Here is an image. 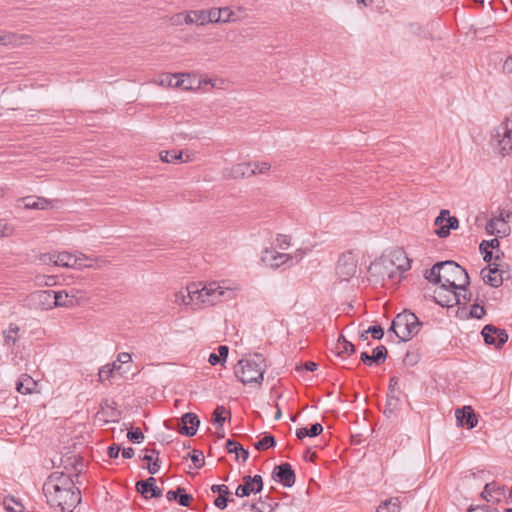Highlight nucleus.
<instances>
[{
    "instance_id": "nucleus-1",
    "label": "nucleus",
    "mask_w": 512,
    "mask_h": 512,
    "mask_svg": "<svg viewBox=\"0 0 512 512\" xmlns=\"http://www.w3.org/2000/svg\"><path fill=\"white\" fill-rule=\"evenodd\" d=\"M265 359L256 353L251 358H243L238 361L234 369L237 379L243 384H262L265 373Z\"/></svg>"
},
{
    "instance_id": "nucleus-2",
    "label": "nucleus",
    "mask_w": 512,
    "mask_h": 512,
    "mask_svg": "<svg viewBox=\"0 0 512 512\" xmlns=\"http://www.w3.org/2000/svg\"><path fill=\"white\" fill-rule=\"evenodd\" d=\"M422 324L413 312L404 310L393 319L389 331L394 332L400 341L406 342L418 334Z\"/></svg>"
},
{
    "instance_id": "nucleus-3",
    "label": "nucleus",
    "mask_w": 512,
    "mask_h": 512,
    "mask_svg": "<svg viewBox=\"0 0 512 512\" xmlns=\"http://www.w3.org/2000/svg\"><path fill=\"white\" fill-rule=\"evenodd\" d=\"M442 284L454 290H468L470 279L467 271L455 261H443Z\"/></svg>"
},
{
    "instance_id": "nucleus-4",
    "label": "nucleus",
    "mask_w": 512,
    "mask_h": 512,
    "mask_svg": "<svg viewBox=\"0 0 512 512\" xmlns=\"http://www.w3.org/2000/svg\"><path fill=\"white\" fill-rule=\"evenodd\" d=\"M47 503L54 508H59L61 512H73V510L81 503V491L75 489H60L59 492H51L44 494Z\"/></svg>"
},
{
    "instance_id": "nucleus-5",
    "label": "nucleus",
    "mask_w": 512,
    "mask_h": 512,
    "mask_svg": "<svg viewBox=\"0 0 512 512\" xmlns=\"http://www.w3.org/2000/svg\"><path fill=\"white\" fill-rule=\"evenodd\" d=\"M78 479L74 480L71 475L64 472H52L43 484V493L51 494V492H59L60 489H75Z\"/></svg>"
},
{
    "instance_id": "nucleus-6",
    "label": "nucleus",
    "mask_w": 512,
    "mask_h": 512,
    "mask_svg": "<svg viewBox=\"0 0 512 512\" xmlns=\"http://www.w3.org/2000/svg\"><path fill=\"white\" fill-rule=\"evenodd\" d=\"M357 271V260L352 252L343 253L336 265V275L340 281H349Z\"/></svg>"
},
{
    "instance_id": "nucleus-7",
    "label": "nucleus",
    "mask_w": 512,
    "mask_h": 512,
    "mask_svg": "<svg viewBox=\"0 0 512 512\" xmlns=\"http://www.w3.org/2000/svg\"><path fill=\"white\" fill-rule=\"evenodd\" d=\"M499 153L502 156L512 154V120L505 119L496 129Z\"/></svg>"
},
{
    "instance_id": "nucleus-8",
    "label": "nucleus",
    "mask_w": 512,
    "mask_h": 512,
    "mask_svg": "<svg viewBox=\"0 0 512 512\" xmlns=\"http://www.w3.org/2000/svg\"><path fill=\"white\" fill-rule=\"evenodd\" d=\"M481 335L487 345H493L497 349L501 348L508 341L506 330L497 328L492 324L485 325Z\"/></svg>"
},
{
    "instance_id": "nucleus-9",
    "label": "nucleus",
    "mask_w": 512,
    "mask_h": 512,
    "mask_svg": "<svg viewBox=\"0 0 512 512\" xmlns=\"http://www.w3.org/2000/svg\"><path fill=\"white\" fill-rule=\"evenodd\" d=\"M42 261L53 262L56 266H62L67 268H78L81 269L83 264L81 260L69 252H60L57 255L47 253L42 256Z\"/></svg>"
},
{
    "instance_id": "nucleus-10",
    "label": "nucleus",
    "mask_w": 512,
    "mask_h": 512,
    "mask_svg": "<svg viewBox=\"0 0 512 512\" xmlns=\"http://www.w3.org/2000/svg\"><path fill=\"white\" fill-rule=\"evenodd\" d=\"M433 299L441 307H452L461 304L460 294L457 293V290L446 287V284L440 285L439 289L435 291Z\"/></svg>"
},
{
    "instance_id": "nucleus-11",
    "label": "nucleus",
    "mask_w": 512,
    "mask_h": 512,
    "mask_svg": "<svg viewBox=\"0 0 512 512\" xmlns=\"http://www.w3.org/2000/svg\"><path fill=\"white\" fill-rule=\"evenodd\" d=\"M272 478L276 482H280L284 487L290 488L295 484L296 475L292 466L285 462L276 465L272 471Z\"/></svg>"
},
{
    "instance_id": "nucleus-12",
    "label": "nucleus",
    "mask_w": 512,
    "mask_h": 512,
    "mask_svg": "<svg viewBox=\"0 0 512 512\" xmlns=\"http://www.w3.org/2000/svg\"><path fill=\"white\" fill-rule=\"evenodd\" d=\"M31 308L39 310L53 309L52 290H38L31 293L27 298Z\"/></svg>"
},
{
    "instance_id": "nucleus-13",
    "label": "nucleus",
    "mask_w": 512,
    "mask_h": 512,
    "mask_svg": "<svg viewBox=\"0 0 512 512\" xmlns=\"http://www.w3.org/2000/svg\"><path fill=\"white\" fill-rule=\"evenodd\" d=\"M156 478L153 476L146 480H140L136 483V490L145 498H159L162 496L163 491L156 486Z\"/></svg>"
},
{
    "instance_id": "nucleus-14",
    "label": "nucleus",
    "mask_w": 512,
    "mask_h": 512,
    "mask_svg": "<svg viewBox=\"0 0 512 512\" xmlns=\"http://www.w3.org/2000/svg\"><path fill=\"white\" fill-rule=\"evenodd\" d=\"M200 420L195 413L187 412L181 417V424L177 431L185 436L192 437L197 433Z\"/></svg>"
},
{
    "instance_id": "nucleus-15",
    "label": "nucleus",
    "mask_w": 512,
    "mask_h": 512,
    "mask_svg": "<svg viewBox=\"0 0 512 512\" xmlns=\"http://www.w3.org/2000/svg\"><path fill=\"white\" fill-rule=\"evenodd\" d=\"M455 416L460 426H465L469 429L476 427L478 423L477 416L470 406L458 408L455 412Z\"/></svg>"
},
{
    "instance_id": "nucleus-16",
    "label": "nucleus",
    "mask_w": 512,
    "mask_h": 512,
    "mask_svg": "<svg viewBox=\"0 0 512 512\" xmlns=\"http://www.w3.org/2000/svg\"><path fill=\"white\" fill-rule=\"evenodd\" d=\"M484 500L491 503H499L501 497L505 496V487L499 486L495 482L487 483L481 493Z\"/></svg>"
},
{
    "instance_id": "nucleus-17",
    "label": "nucleus",
    "mask_w": 512,
    "mask_h": 512,
    "mask_svg": "<svg viewBox=\"0 0 512 512\" xmlns=\"http://www.w3.org/2000/svg\"><path fill=\"white\" fill-rule=\"evenodd\" d=\"M481 277L483 281L492 286V287H499L503 283V278L501 273H499L498 267L495 264L494 267H491L490 265L488 267H485L481 270Z\"/></svg>"
},
{
    "instance_id": "nucleus-18",
    "label": "nucleus",
    "mask_w": 512,
    "mask_h": 512,
    "mask_svg": "<svg viewBox=\"0 0 512 512\" xmlns=\"http://www.w3.org/2000/svg\"><path fill=\"white\" fill-rule=\"evenodd\" d=\"M30 36L20 35L14 32H7L0 30V44L3 46H20L24 43H28Z\"/></svg>"
},
{
    "instance_id": "nucleus-19",
    "label": "nucleus",
    "mask_w": 512,
    "mask_h": 512,
    "mask_svg": "<svg viewBox=\"0 0 512 512\" xmlns=\"http://www.w3.org/2000/svg\"><path fill=\"white\" fill-rule=\"evenodd\" d=\"M166 498L168 501H176L179 505L183 507H188L193 500V496L191 494L186 493V490L183 487H177L175 490H169L166 493Z\"/></svg>"
},
{
    "instance_id": "nucleus-20",
    "label": "nucleus",
    "mask_w": 512,
    "mask_h": 512,
    "mask_svg": "<svg viewBox=\"0 0 512 512\" xmlns=\"http://www.w3.org/2000/svg\"><path fill=\"white\" fill-rule=\"evenodd\" d=\"M291 259L292 256L290 254L277 253L275 251L268 250L265 252V256L263 257V261L269 262V265L275 268L283 265Z\"/></svg>"
},
{
    "instance_id": "nucleus-21",
    "label": "nucleus",
    "mask_w": 512,
    "mask_h": 512,
    "mask_svg": "<svg viewBox=\"0 0 512 512\" xmlns=\"http://www.w3.org/2000/svg\"><path fill=\"white\" fill-rule=\"evenodd\" d=\"M226 449L228 453L236 454V460L241 459L243 462H245L249 457V451L246 450L239 442L233 439H228L226 441Z\"/></svg>"
},
{
    "instance_id": "nucleus-22",
    "label": "nucleus",
    "mask_w": 512,
    "mask_h": 512,
    "mask_svg": "<svg viewBox=\"0 0 512 512\" xmlns=\"http://www.w3.org/2000/svg\"><path fill=\"white\" fill-rule=\"evenodd\" d=\"M231 172L234 178H248L253 175H256V170L253 168V163L251 162L239 163L232 167Z\"/></svg>"
},
{
    "instance_id": "nucleus-23",
    "label": "nucleus",
    "mask_w": 512,
    "mask_h": 512,
    "mask_svg": "<svg viewBox=\"0 0 512 512\" xmlns=\"http://www.w3.org/2000/svg\"><path fill=\"white\" fill-rule=\"evenodd\" d=\"M53 308L56 307H72L74 305L73 297H70L66 291H52Z\"/></svg>"
},
{
    "instance_id": "nucleus-24",
    "label": "nucleus",
    "mask_w": 512,
    "mask_h": 512,
    "mask_svg": "<svg viewBox=\"0 0 512 512\" xmlns=\"http://www.w3.org/2000/svg\"><path fill=\"white\" fill-rule=\"evenodd\" d=\"M205 17V10H191L186 13L184 23L187 25L197 24L203 26L207 24Z\"/></svg>"
},
{
    "instance_id": "nucleus-25",
    "label": "nucleus",
    "mask_w": 512,
    "mask_h": 512,
    "mask_svg": "<svg viewBox=\"0 0 512 512\" xmlns=\"http://www.w3.org/2000/svg\"><path fill=\"white\" fill-rule=\"evenodd\" d=\"M251 480L252 479H251L250 475H246L242 478L243 483L240 484L236 488V491H235V494L237 497L242 498V497H247L252 493H254V494L258 493V492H256L255 486H253Z\"/></svg>"
},
{
    "instance_id": "nucleus-26",
    "label": "nucleus",
    "mask_w": 512,
    "mask_h": 512,
    "mask_svg": "<svg viewBox=\"0 0 512 512\" xmlns=\"http://www.w3.org/2000/svg\"><path fill=\"white\" fill-rule=\"evenodd\" d=\"M443 266V261L435 263L429 270L425 272V278L429 282L442 285L443 280L441 274L443 271Z\"/></svg>"
},
{
    "instance_id": "nucleus-27",
    "label": "nucleus",
    "mask_w": 512,
    "mask_h": 512,
    "mask_svg": "<svg viewBox=\"0 0 512 512\" xmlns=\"http://www.w3.org/2000/svg\"><path fill=\"white\" fill-rule=\"evenodd\" d=\"M36 382L27 374L22 377L16 383V389L21 394H30L34 390Z\"/></svg>"
},
{
    "instance_id": "nucleus-28",
    "label": "nucleus",
    "mask_w": 512,
    "mask_h": 512,
    "mask_svg": "<svg viewBox=\"0 0 512 512\" xmlns=\"http://www.w3.org/2000/svg\"><path fill=\"white\" fill-rule=\"evenodd\" d=\"M459 227V220L455 216L447 218L445 226H440L435 230V233L440 238H446L450 235L451 230H456Z\"/></svg>"
},
{
    "instance_id": "nucleus-29",
    "label": "nucleus",
    "mask_w": 512,
    "mask_h": 512,
    "mask_svg": "<svg viewBox=\"0 0 512 512\" xmlns=\"http://www.w3.org/2000/svg\"><path fill=\"white\" fill-rule=\"evenodd\" d=\"M323 431V426L320 423H314L310 428H298L296 430V437L302 440L305 437H316Z\"/></svg>"
},
{
    "instance_id": "nucleus-30",
    "label": "nucleus",
    "mask_w": 512,
    "mask_h": 512,
    "mask_svg": "<svg viewBox=\"0 0 512 512\" xmlns=\"http://www.w3.org/2000/svg\"><path fill=\"white\" fill-rule=\"evenodd\" d=\"M213 423L219 428H222L226 419L231 418V412L224 406L218 405L213 411Z\"/></svg>"
},
{
    "instance_id": "nucleus-31",
    "label": "nucleus",
    "mask_w": 512,
    "mask_h": 512,
    "mask_svg": "<svg viewBox=\"0 0 512 512\" xmlns=\"http://www.w3.org/2000/svg\"><path fill=\"white\" fill-rule=\"evenodd\" d=\"M51 205V202L43 197H26L25 198V207L28 209H47Z\"/></svg>"
},
{
    "instance_id": "nucleus-32",
    "label": "nucleus",
    "mask_w": 512,
    "mask_h": 512,
    "mask_svg": "<svg viewBox=\"0 0 512 512\" xmlns=\"http://www.w3.org/2000/svg\"><path fill=\"white\" fill-rule=\"evenodd\" d=\"M160 159L166 163H175L177 161L187 162L189 160V156H187V158L183 160L182 151L170 150L160 152Z\"/></svg>"
},
{
    "instance_id": "nucleus-33",
    "label": "nucleus",
    "mask_w": 512,
    "mask_h": 512,
    "mask_svg": "<svg viewBox=\"0 0 512 512\" xmlns=\"http://www.w3.org/2000/svg\"><path fill=\"white\" fill-rule=\"evenodd\" d=\"M354 352L355 346L341 335L338 339L337 351H333L334 355L340 357L343 353L353 354Z\"/></svg>"
},
{
    "instance_id": "nucleus-34",
    "label": "nucleus",
    "mask_w": 512,
    "mask_h": 512,
    "mask_svg": "<svg viewBox=\"0 0 512 512\" xmlns=\"http://www.w3.org/2000/svg\"><path fill=\"white\" fill-rule=\"evenodd\" d=\"M376 512H400V501L396 497H392L383 501L377 508Z\"/></svg>"
},
{
    "instance_id": "nucleus-35",
    "label": "nucleus",
    "mask_w": 512,
    "mask_h": 512,
    "mask_svg": "<svg viewBox=\"0 0 512 512\" xmlns=\"http://www.w3.org/2000/svg\"><path fill=\"white\" fill-rule=\"evenodd\" d=\"M19 330H20V328L18 325L11 323L9 325L8 329L3 331V336H4L6 345L10 346V345L16 344V342L18 341L17 334H18Z\"/></svg>"
},
{
    "instance_id": "nucleus-36",
    "label": "nucleus",
    "mask_w": 512,
    "mask_h": 512,
    "mask_svg": "<svg viewBox=\"0 0 512 512\" xmlns=\"http://www.w3.org/2000/svg\"><path fill=\"white\" fill-rule=\"evenodd\" d=\"M276 444L275 437L270 433H266L262 439L254 443V447L258 451H264L269 448H274Z\"/></svg>"
},
{
    "instance_id": "nucleus-37",
    "label": "nucleus",
    "mask_w": 512,
    "mask_h": 512,
    "mask_svg": "<svg viewBox=\"0 0 512 512\" xmlns=\"http://www.w3.org/2000/svg\"><path fill=\"white\" fill-rule=\"evenodd\" d=\"M388 355L387 348L384 345H379L373 349L372 358L375 364L379 365L384 363Z\"/></svg>"
},
{
    "instance_id": "nucleus-38",
    "label": "nucleus",
    "mask_w": 512,
    "mask_h": 512,
    "mask_svg": "<svg viewBox=\"0 0 512 512\" xmlns=\"http://www.w3.org/2000/svg\"><path fill=\"white\" fill-rule=\"evenodd\" d=\"M205 18L208 23H218L222 22L223 12L220 8H212L210 10H205Z\"/></svg>"
},
{
    "instance_id": "nucleus-39",
    "label": "nucleus",
    "mask_w": 512,
    "mask_h": 512,
    "mask_svg": "<svg viewBox=\"0 0 512 512\" xmlns=\"http://www.w3.org/2000/svg\"><path fill=\"white\" fill-rule=\"evenodd\" d=\"M127 438L133 444H140L144 440V434L139 427H131L127 433Z\"/></svg>"
},
{
    "instance_id": "nucleus-40",
    "label": "nucleus",
    "mask_w": 512,
    "mask_h": 512,
    "mask_svg": "<svg viewBox=\"0 0 512 512\" xmlns=\"http://www.w3.org/2000/svg\"><path fill=\"white\" fill-rule=\"evenodd\" d=\"M204 288L207 289V297L214 299V302L224 294L222 288L216 283H210L208 286H204Z\"/></svg>"
},
{
    "instance_id": "nucleus-41",
    "label": "nucleus",
    "mask_w": 512,
    "mask_h": 512,
    "mask_svg": "<svg viewBox=\"0 0 512 512\" xmlns=\"http://www.w3.org/2000/svg\"><path fill=\"white\" fill-rule=\"evenodd\" d=\"M204 288L207 289V297L214 299V302L224 294L222 288L216 283H210L208 286H204Z\"/></svg>"
},
{
    "instance_id": "nucleus-42",
    "label": "nucleus",
    "mask_w": 512,
    "mask_h": 512,
    "mask_svg": "<svg viewBox=\"0 0 512 512\" xmlns=\"http://www.w3.org/2000/svg\"><path fill=\"white\" fill-rule=\"evenodd\" d=\"M191 461L193 462L195 468H201L205 464L204 454L200 450H193L192 453H189Z\"/></svg>"
},
{
    "instance_id": "nucleus-43",
    "label": "nucleus",
    "mask_w": 512,
    "mask_h": 512,
    "mask_svg": "<svg viewBox=\"0 0 512 512\" xmlns=\"http://www.w3.org/2000/svg\"><path fill=\"white\" fill-rule=\"evenodd\" d=\"M486 314V310L483 305L474 303L469 311V316L475 319H482Z\"/></svg>"
},
{
    "instance_id": "nucleus-44",
    "label": "nucleus",
    "mask_w": 512,
    "mask_h": 512,
    "mask_svg": "<svg viewBox=\"0 0 512 512\" xmlns=\"http://www.w3.org/2000/svg\"><path fill=\"white\" fill-rule=\"evenodd\" d=\"M35 281L39 286H53L56 284V277L50 275H38L36 276Z\"/></svg>"
},
{
    "instance_id": "nucleus-45",
    "label": "nucleus",
    "mask_w": 512,
    "mask_h": 512,
    "mask_svg": "<svg viewBox=\"0 0 512 512\" xmlns=\"http://www.w3.org/2000/svg\"><path fill=\"white\" fill-rule=\"evenodd\" d=\"M185 76H186V74H183V73L174 74V84H173V87L182 88L184 90L191 89L192 85H191L190 81H189V84H184V77ZM187 77L189 78L188 74H187Z\"/></svg>"
},
{
    "instance_id": "nucleus-46",
    "label": "nucleus",
    "mask_w": 512,
    "mask_h": 512,
    "mask_svg": "<svg viewBox=\"0 0 512 512\" xmlns=\"http://www.w3.org/2000/svg\"><path fill=\"white\" fill-rule=\"evenodd\" d=\"M386 405L391 407L392 409L399 410L400 406H401V400L399 397V393H394L392 391V394H387Z\"/></svg>"
},
{
    "instance_id": "nucleus-47",
    "label": "nucleus",
    "mask_w": 512,
    "mask_h": 512,
    "mask_svg": "<svg viewBox=\"0 0 512 512\" xmlns=\"http://www.w3.org/2000/svg\"><path fill=\"white\" fill-rule=\"evenodd\" d=\"M498 224L505 225V222L502 217L490 219L486 225V231L489 234H494L496 232L499 233L500 231L497 229Z\"/></svg>"
},
{
    "instance_id": "nucleus-48",
    "label": "nucleus",
    "mask_w": 512,
    "mask_h": 512,
    "mask_svg": "<svg viewBox=\"0 0 512 512\" xmlns=\"http://www.w3.org/2000/svg\"><path fill=\"white\" fill-rule=\"evenodd\" d=\"M420 360V355L415 351H408L403 359V362L407 366H414Z\"/></svg>"
},
{
    "instance_id": "nucleus-49",
    "label": "nucleus",
    "mask_w": 512,
    "mask_h": 512,
    "mask_svg": "<svg viewBox=\"0 0 512 512\" xmlns=\"http://www.w3.org/2000/svg\"><path fill=\"white\" fill-rule=\"evenodd\" d=\"M199 294V287L197 284L193 283L187 286L186 288V297L189 298V301H193V303L197 302V297Z\"/></svg>"
},
{
    "instance_id": "nucleus-50",
    "label": "nucleus",
    "mask_w": 512,
    "mask_h": 512,
    "mask_svg": "<svg viewBox=\"0 0 512 512\" xmlns=\"http://www.w3.org/2000/svg\"><path fill=\"white\" fill-rule=\"evenodd\" d=\"M220 10L223 12V16H222L223 23L236 22L239 20V18L235 16V13L230 8L224 7V8H220Z\"/></svg>"
},
{
    "instance_id": "nucleus-51",
    "label": "nucleus",
    "mask_w": 512,
    "mask_h": 512,
    "mask_svg": "<svg viewBox=\"0 0 512 512\" xmlns=\"http://www.w3.org/2000/svg\"><path fill=\"white\" fill-rule=\"evenodd\" d=\"M200 303H203V304L207 303L209 305L214 304V299L207 297V289H205L204 287L199 289V294L197 297V302H195V306H197Z\"/></svg>"
},
{
    "instance_id": "nucleus-52",
    "label": "nucleus",
    "mask_w": 512,
    "mask_h": 512,
    "mask_svg": "<svg viewBox=\"0 0 512 512\" xmlns=\"http://www.w3.org/2000/svg\"><path fill=\"white\" fill-rule=\"evenodd\" d=\"M367 332L371 334L375 340H381L384 336V329L380 325H373L367 329Z\"/></svg>"
},
{
    "instance_id": "nucleus-53",
    "label": "nucleus",
    "mask_w": 512,
    "mask_h": 512,
    "mask_svg": "<svg viewBox=\"0 0 512 512\" xmlns=\"http://www.w3.org/2000/svg\"><path fill=\"white\" fill-rule=\"evenodd\" d=\"M467 512H499V510L493 505H477L470 507Z\"/></svg>"
},
{
    "instance_id": "nucleus-54",
    "label": "nucleus",
    "mask_w": 512,
    "mask_h": 512,
    "mask_svg": "<svg viewBox=\"0 0 512 512\" xmlns=\"http://www.w3.org/2000/svg\"><path fill=\"white\" fill-rule=\"evenodd\" d=\"M229 501H233V499H229V495L222 496L221 494L214 500V505L220 509L224 510L227 507Z\"/></svg>"
},
{
    "instance_id": "nucleus-55",
    "label": "nucleus",
    "mask_w": 512,
    "mask_h": 512,
    "mask_svg": "<svg viewBox=\"0 0 512 512\" xmlns=\"http://www.w3.org/2000/svg\"><path fill=\"white\" fill-rule=\"evenodd\" d=\"M253 168L256 170V174H264L270 170L271 165L268 162H253Z\"/></svg>"
},
{
    "instance_id": "nucleus-56",
    "label": "nucleus",
    "mask_w": 512,
    "mask_h": 512,
    "mask_svg": "<svg viewBox=\"0 0 512 512\" xmlns=\"http://www.w3.org/2000/svg\"><path fill=\"white\" fill-rule=\"evenodd\" d=\"M211 491L213 493H218V495H222V496H225V495H230L231 492L229 491V488L224 485V484H215V485H212L211 486Z\"/></svg>"
},
{
    "instance_id": "nucleus-57",
    "label": "nucleus",
    "mask_w": 512,
    "mask_h": 512,
    "mask_svg": "<svg viewBox=\"0 0 512 512\" xmlns=\"http://www.w3.org/2000/svg\"><path fill=\"white\" fill-rule=\"evenodd\" d=\"M69 465H70L74 470H76V471H77V472L75 473L74 477H76V479H78V477H79V474H80L81 470H78V469H77V467H78V465L83 466V459H82V457H80V456H76V457H74L73 462H71V463H66L65 468H68V466H69Z\"/></svg>"
},
{
    "instance_id": "nucleus-58",
    "label": "nucleus",
    "mask_w": 512,
    "mask_h": 512,
    "mask_svg": "<svg viewBox=\"0 0 512 512\" xmlns=\"http://www.w3.org/2000/svg\"><path fill=\"white\" fill-rule=\"evenodd\" d=\"M69 465H70L74 470H76V471H77V472L75 473L74 477H76V479H78V477H79V474H80L81 470H78V469H77V467H78V465L83 466V459H82V457H80V456H76V457H74L73 462H71V463H66L65 468H68V466H69Z\"/></svg>"
},
{
    "instance_id": "nucleus-59",
    "label": "nucleus",
    "mask_w": 512,
    "mask_h": 512,
    "mask_svg": "<svg viewBox=\"0 0 512 512\" xmlns=\"http://www.w3.org/2000/svg\"><path fill=\"white\" fill-rule=\"evenodd\" d=\"M499 240L497 238L491 240H483L480 244V250L487 248L488 250L497 248L499 246Z\"/></svg>"
},
{
    "instance_id": "nucleus-60",
    "label": "nucleus",
    "mask_w": 512,
    "mask_h": 512,
    "mask_svg": "<svg viewBox=\"0 0 512 512\" xmlns=\"http://www.w3.org/2000/svg\"><path fill=\"white\" fill-rule=\"evenodd\" d=\"M276 241L281 249H286L290 245V237L287 235L279 234Z\"/></svg>"
},
{
    "instance_id": "nucleus-61",
    "label": "nucleus",
    "mask_w": 512,
    "mask_h": 512,
    "mask_svg": "<svg viewBox=\"0 0 512 512\" xmlns=\"http://www.w3.org/2000/svg\"><path fill=\"white\" fill-rule=\"evenodd\" d=\"M251 482L255 486L256 492L260 493L263 489V479L261 475L251 476Z\"/></svg>"
},
{
    "instance_id": "nucleus-62",
    "label": "nucleus",
    "mask_w": 512,
    "mask_h": 512,
    "mask_svg": "<svg viewBox=\"0 0 512 512\" xmlns=\"http://www.w3.org/2000/svg\"><path fill=\"white\" fill-rule=\"evenodd\" d=\"M147 469L150 474H156L160 469L159 457H155L154 461L148 464Z\"/></svg>"
},
{
    "instance_id": "nucleus-63",
    "label": "nucleus",
    "mask_w": 512,
    "mask_h": 512,
    "mask_svg": "<svg viewBox=\"0 0 512 512\" xmlns=\"http://www.w3.org/2000/svg\"><path fill=\"white\" fill-rule=\"evenodd\" d=\"M121 451V448L120 446H118L117 444H112L108 447L107 449V454L110 458H117L119 456V452Z\"/></svg>"
},
{
    "instance_id": "nucleus-64",
    "label": "nucleus",
    "mask_w": 512,
    "mask_h": 512,
    "mask_svg": "<svg viewBox=\"0 0 512 512\" xmlns=\"http://www.w3.org/2000/svg\"><path fill=\"white\" fill-rule=\"evenodd\" d=\"M502 71L505 74H512V56L506 58L502 66Z\"/></svg>"
}]
</instances>
